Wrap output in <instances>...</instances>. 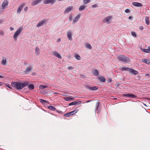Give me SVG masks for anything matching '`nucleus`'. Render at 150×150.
I'll use <instances>...</instances> for the list:
<instances>
[{
    "label": "nucleus",
    "instance_id": "62",
    "mask_svg": "<svg viewBox=\"0 0 150 150\" xmlns=\"http://www.w3.org/2000/svg\"><path fill=\"white\" fill-rule=\"evenodd\" d=\"M57 0L58 1H63V0Z\"/></svg>",
    "mask_w": 150,
    "mask_h": 150
},
{
    "label": "nucleus",
    "instance_id": "7",
    "mask_svg": "<svg viewBox=\"0 0 150 150\" xmlns=\"http://www.w3.org/2000/svg\"><path fill=\"white\" fill-rule=\"evenodd\" d=\"M140 50L143 52L146 53H150V46H149L148 47L147 49H145L142 48H140Z\"/></svg>",
    "mask_w": 150,
    "mask_h": 150
},
{
    "label": "nucleus",
    "instance_id": "29",
    "mask_svg": "<svg viewBox=\"0 0 150 150\" xmlns=\"http://www.w3.org/2000/svg\"><path fill=\"white\" fill-rule=\"evenodd\" d=\"M28 88L30 90H33L34 88V86L33 84H28Z\"/></svg>",
    "mask_w": 150,
    "mask_h": 150
},
{
    "label": "nucleus",
    "instance_id": "8",
    "mask_svg": "<svg viewBox=\"0 0 150 150\" xmlns=\"http://www.w3.org/2000/svg\"><path fill=\"white\" fill-rule=\"evenodd\" d=\"M111 18V16H108L103 19V21L107 23L108 24H109Z\"/></svg>",
    "mask_w": 150,
    "mask_h": 150
},
{
    "label": "nucleus",
    "instance_id": "59",
    "mask_svg": "<svg viewBox=\"0 0 150 150\" xmlns=\"http://www.w3.org/2000/svg\"><path fill=\"white\" fill-rule=\"evenodd\" d=\"M27 64V63H24V65H26Z\"/></svg>",
    "mask_w": 150,
    "mask_h": 150
},
{
    "label": "nucleus",
    "instance_id": "60",
    "mask_svg": "<svg viewBox=\"0 0 150 150\" xmlns=\"http://www.w3.org/2000/svg\"><path fill=\"white\" fill-rule=\"evenodd\" d=\"M138 78H139V79H140V78H141V77H140V76H138Z\"/></svg>",
    "mask_w": 150,
    "mask_h": 150
},
{
    "label": "nucleus",
    "instance_id": "18",
    "mask_svg": "<svg viewBox=\"0 0 150 150\" xmlns=\"http://www.w3.org/2000/svg\"><path fill=\"white\" fill-rule=\"evenodd\" d=\"M81 102L80 101H74L70 103H69V105L71 106V105H76V104H79L81 103Z\"/></svg>",
    "mask_w": 150,
    "mask_h": 150
},
{
    "label": "nucleus",
    "instance_id": "35",
    "mask_svg": "<svg viewBox=\"0 0 150 150\" xmlns=\"http://www.w3.org/2000/svg\"><path fill=\"white\" fill-rule=\"evenodd\" d=\"M131 33L132 35L134 37H136L137 36V34L136 33L134 32H131Z\"/></svg>",
    "mask_w": 150,
    "mask_h": 150
},
{
    "label": "nucleus",
    "instance_id": "41",
    "mask_svg": "<svg viewBox=\"0 0 150 150\" xmlns=\"http://www.w3.org/2000/svg\"><path fill=\"white\" fill-rule=\"evenodd\" d=\"M39 101L42 104H43V102H45V100L42 99H39Z\"/></svg>",
    "mask_w": 150,
    "mask_h": 150
},
{
    "label": "nucleus",
    "instance_id": "30",
    "mask_svg": "<svg viewBox=\"0 0 150 150\" xmlns=\"http://www.w3.org/2000/svg\"><path fill=\"white\" fill-rule=\"evenodd\" d=\"M35 54L37 55H38L40 54V50L37 47L35 48Z\"/></svg>",
    "mask_w": 150,
    "mask_h": 150
},
{
    "label": "nucleus",
    "instance_id": "27",
    "mask_svg": "<svg viewBox=\"0 0 150 150\" xmlns=\"http://www.w3.org/2000/svg\"><path fill=\"white\" fill-rule=\"evenodd\" d=\"M79 111V110L78 109H76L75 110H74L73 111H71L70 112V114L71 115H72L74 114H76V113H77L78 111Z\"/></svg>",
    "mask_w": 150,
    "mask_h": 150
},
{
    "label": "nucleus",
    "instance_id": "57",
    "mask_svg": "<svg viewBox=\"0 0 150 150\" xmlns=\"http://www.w3.org/2000/svg\"><path fill=\"white\" fill-rule=\"evenodd\" d=\"M132 18V17L131 16H129V19H131Z\"/></svg>",
    "mask_w": 150,
    "mask_h": 150
},
{
    "label": "nucleus",
    "instance_id": "38",
    "mask_svg": "<svg viewBox=\"0 0 150 150\" xmlns=\"http://www.w3.org/2000/svg\"><path fill=\"white\" fill-rule=\"evenodd\" d=\"M86 47L90 49H91L92 48V47L91 45L89 44H86Z\"/></svg>",
    "mask_w": 150,
    "mask_h": 150
},
{
    "label": "nucleus",
    "instance_id": "56",
    "mask_svg": "<svg viewBox=\"0 0 150 150\" xmlns=\"http://www.w3.org/2000/svg\"><path fill=\"white\" fill-rule=\"evenodd\" d=\"M149 76V74H148V73H147V74H145V76Z\"/></svg>",
    "mask_w": 150,
    "mask_h": 150
},
{
    "label": "nucleus",
    "instance_id": "52",
    "mask_svg": "<svg viewBox=\"0 0 150 150\" xmlns=\"http://www.w3.org/2000/svg\"><path fill=\"white\" fill-rule=\"evenodd\" d=\"M80 76H81V77L82 78H83L85 76L84 75H80Z\"/></svg>",
    "mask_w": 150,
    "mask_h": 150
},
{
    "label": "nucleus",
    "instance_id": "49",
    "mask_svg": "<svg viewBox=\"0 0 150 150\" xmlns=\"http://www.w3.org/2000/svg\"><path fill=\"white\" fill-rule=\"evenodd\" d=\"M116 86L117 87H118L120 86V84L119 82H117L116 84Z\"/></svg>",
    "mask_w": 150,
    "mask_h": 150
},
{
    "label": "nucleus",
    "instance_id": "13",
    "mask_svg": "<svg viewBox=\"0 0 150 150\" xmlns=\"http://www.w3.org/2000/svg\"><path fill=\"white\" fill-rule=\"evenodd\" d=\"M100 103L99 102H98L96 103V112L97 113H98L100 112Z\"/></svg>",
    "mask_w": 150,
    "mask_h": 150
},
{
    "label": "nucleus",
    "instance_id": "1",
    "mask_svg": "<svg viewBox=\"0 0 150 150\" xmlns=\"http://www.w3.org/2000/svg\"><path fill=\"white\" fill-rule=\"evenodd\" d=\"M28 84L29 83L27 81H25L24 82L13 81L11 83V86L16 89L20 90L25 87L27 86Z\"/></svg>",
    "mask_w": 150,
    "mask_h": 150
},
{
    "label": "nucleus",
    "instance_id": "40",
    "mask_svg": "<svg viewBox=\"0 0 150 150\" xmlns=\"http://www.w3.org/2000/svg\"><path fill=\"white\" fill-rule=\"evenodd\" d=\"M74 69V67L71 66L69 67H68L67 69L68 70H72Z\"/></svg>",
    "mask_w": 150,
    "mask_h": 150
},
{
    "label": "nucleus",
    "instance_id": "34",
    "mask_svg": "<svg viewBox=\"0 0 150 150\" xmlns=\"http://www.w3.org/2000/svg\"><path fill=\"white\" fill-rule=\"evenodd\" d=\"M31 67H30L27 68L26 70H25V72L26 73H28L31 70Z\"/></svg>",
    "mask_w": 150,
    "mask_h": 150
},
{
    "label": "nucleus",
    "instance_id": "11",
    "mask_svg": "<svg viewBox=\"0 0 150 150\" xmlns=\"http://www.w3.org/2000/svg\"><path fill=\"white\" fill-rule=\"evenodd\" d=\"M52 53L53 55L59 59H61L62 58V57L59 54V53L58 52L56 51H54L52 52Z\"/></svg>",
    "mask_w": 150,
    "mask_h": 150
},
{
    "label": "nucleus",
    "instance_id": "51",
    "mask_svg": "<svg viewBox=\"0 0 150 150\" xmlns=\"http://www.w3.org/2000/svg\"><path fill=\"white\" fill-rule=\"evenodd\" d=\"M7 87L9 88L10 89H12V87L11 86H10L9 85H8L7 86Z\"/></svg>",
    "mask_w": 150,
    "mask_h": 150
},
{
    "label": "nucleus",
    "instance_id": "31",
    "mask_svg": "<svg viewBox=\"0 0 150 150\" xmlns=\"http://www.w3.org/2000/svg\"><path fill=\"white\" fill-rule=\"evenodd\" d=\"M86 8V6L85 5L81 6H80L79 11H81L82 10H84Z\"/></svg>",
    "mask_w": 150,
    "mask_h": 150
},
{
    "label": "nucleus",
    "instance_id": "16",
    "mask_svg": "<svg viewBox=\"0 0 150 150\" xmlns=\"http://www.w3.org/2000/svg\"><path fill=\"white\" fill-rule=\"evenodd\" d=\"M8 1L7 0L4 1L2 4V7L3 9H4L5 7L8 5Z\"/></svg>",
    "mask_w": 150,
    "mask_h": 150
},
{
    "label": "nucleus",
    "instance_id": "21",
    "mask_svg": "<svg viewBox=\"0 0 150 150\" xmlns=\"http://www.w3.org/2000/svg\"><path fill=\"white\" fill-rule=\"evenodd\" d=\"M98 79L101 82H105L106 81L105 78L103 76H101L98 77Z\"/></svg>",
    "mask_w": 150,
    "mask_h": 150
},
{
    "label": "nucleus",
    "instance_id": "46",
    "mask_svg": "<svg viewBox=\"0 0 150 150\" xmlns=\"http://www.w3.org/2000/svg\"><path fill=\"white\" fill-rule=\"evenodd\" d=\"M56 112L59 114H61L62 113V112L61 111H60L57 110H56Z\"/></svg>",
    "mask_w": 150,
    "mask_h": 150
},
{
    "label": "nucleus",
    "instance_id": "6",
    "mask_svg": "<svg viewBox=\"0 0 150 150\" xmlns=\"http://www.w3.org/2000/svg\"><path fill=\"white\" fill-rule=\"evenodd\" d=\"M56 0H44L43 1L44 4H47L51 3L53 4L55 3Z\"/></svg>",
    "mask_w": 150,
    "mask_h": 150
},
{
    "label": "nucleus",
    "instance_id": "26",
    "mask_svg": "<svg viewBox=\"0 0 150 150\" xmlns=\"http://www.w3.org/2000/svg\"><path fill=\"white\" fill-rule=\"evenodd\" d=\"M130 68L129 67H123L121 68V69L122 71H129Z\"/></svg>",
    "mask_w": 150,
    "mask_h": 150
},
{
    "label": "nucleus",
    "instance_id": "14",
    "mask_svg": "<svg viewBox=\"0 0 150 150\" xmlns=\"http://www.w3.org/2000/svg\"><path fill=\"white\" fill-rule=\"evenodd\" d=\"M25 6V4H22L18 6V9L17 10V13L19 14H20L22 10V8L24 6Z\"/></svg>",
    "mask_w": 150,
    "mask_h": 150
},
{
    "label": "nucleus",
    "instance_id": "33",
    "mask_svg": "<svg viewBox=\"0 0 150 150\" xmlns=\"http://www.w3.org/2000/svg\"><path fill=\"white\" fill-rule=\"evenodd\" d=\"M75 58L78 60H80L81 59L80 56L78 54H76L75 56Z\"/></svg>",
    "mask_w": 150,
    "mask_h": 150
},
{
    "label": "nucleus",
    "instance_id": "39",
    "mask_svg": "<svg viewBox=\"0 0 150 150\" xmlns=\"http://www.w3.org/2000/svg\"><path fill=\"white\" fill-rule=\"evenodd\" d=\"M90 0H84L83 1V2L85 4H86L87 3L89 2Z\"/></svg>",
    "mask_w": 150,
    "mask_h": 150
},
{
    "label": "nucleus",
    "instance_id": "47",
    "mask_svg": "<svg viewBox=\"0 0 150 150\" xmlns=\"http://www.w3.org/2000/svg\"><path fill=\"white\" fill-rule=\"evenodd\" d=\"M28 9V7H26L24 8V11L25 12H26L27 11Z\"/></svg>",
    "mask_w": 150,
    "mask_h": 150
},
{
    "label": "nucleus",
    "instance_id": "43",
    "mask_svg": "<svg viewBox=\"0 0 150 150\" xmlns=\"http://www.w3.org/2000/svg\"><path fill=\"white\" fill-rule=\"evenodd\" d=\"M69 19L70 21H71L72 19V15H70L69 17Z\"/></svg>",
    "mask_w": 150,
    "mask_h": 150
},
{
    "label": "nucleus",
    "instance_id": "19",
    "mask_svg": "<svg viewBox=\"0 0 150 150\" xmlns=\"http://www.w3.org/2000/svg\"><path fill=\"white\" fill-rule=\"evenodd\" d=\"M129 72L132 74H133L134 75L138 74L139 72L138 71L135 70L134 69H130Z\"/></svg>",
    "mask_w": 150,
    "mask_h": 150
},
{
    "label": "nucleus",
    "instance_id": "58",
    "mask_svg": "<svg viewBox=\"0 0 150 150\" xmlns=\"http://www.w3.org/2000/svg\"><path fill=\"white\" fill-rule=\"evenodd\" d=\"M3 77L0 75V78H3Z\"/></svg>",
    "mask_w": 150,
    "mask_h": 150
},
{
    "label": "nucleus",
    "instance_id": "48",
    "mask_svg": "<svg viewBox=\"0 0 150 150\" xmlns=\"http://www.w3.org/2000/svg\"><path fill=\"white\" fill-rule=\"evenodd\" d=\"M139 29L140 30H143V29H144V28H143V27L142 26H140L139 27Z\"/></svg>",
    "mask_w": 150,
    "mask_h": 150
},
{
    "label": "nucleus",
    "instance_id": "28",
    "mask_svg": "<svg viewBox=\"0 0 150 150\" xmlns=\"http://www.w3.org/2000/svg\"><path fill=\"white\" fill-rule=\"evenodd\" d=\"M48 108L51 110L54 111H55L56 110V108H55L53 106H49L48 107Z\"/></svg>",
    "mask_w": 150,
    "mask_h": 150
},
{
    "label": "nucleus",
    "instance_id": "42",
    "mask_svg": "<svg viewBox=\"0 0 150 150\" xmlns=\"http://www.w3.org/2000/svg\"><path fill=\"white\" fill-rule=\"evenodd\" d=\"M130 10L128 9H127L125 10V12L126 13H128L129 12Z\"/></svg>",
    "mask_w": 150,
    "mask_h": 150
},
{
    "label": "nucleus",
    "instance_id": "55",
    "mask_svg": "<svg viewBox=\"0 0 150 150\" xmlns=\"http://www.w3.org/2000/svg\"><path fill=\"white\" fill-rule=\"evenodd\" d=\"M45 103H49V101H47V100H45Z\"/></svg>",
    "mask_w": 150,
    "mask_h": 150
},
{
    "label": "nucleus",
    "instance_id": "53",
    "mask_svg": "<svg viewBox=\"0 0 150 150\" xmlns=\"http://www.w3.org/2000/svg\"><path fill=\"white\" fill-rule=\"evenodd\" d=\"M10 29L11 30H13V28L12 27H10Z\"/></svg>",
    "mask_w": 150,
    "mask_h": 150
},
{
    "label": "nucleus",
    "instance_id": "15",
    "mask_svg": "<svg viewBox=\"0 0 150 150\" xmlns=\"http://www.w3.org/2000/svg\"><path fill=\"white\" fill-rule=\"evenodd\" d=\"M45 21L44 20L39 21L36 25L37 27L39 28L42 26L45 23Z\"/></svg>",
    "mask_w": 150,
    "mask_h": 150
},
{
    "label": "nucleus",
    "instance_id": "12",
    "mask_svg": "<svg viewBox=\"0 0 150 150\" xmlns=\"http://www.w3.org/2000/svg\"><path fill=\"white\" fill-rule=\"evenodd\" d=\"M67 36L68 39L70 41L72 40L71 32L70 31H68L67 33Z\"/></svg>",
    "mask_w": 150,
    "mask_h": 150
},
{
    "label": "nucleus",
    "instance_id": "36",
    "mask_svg": "<svg viewBox=\"0 0 150 150\" xmlns=\"http://www.w3.org/2000/svg\"><path fill=\"white\" fill-rule=\"evenodd\" d=\"M71 115L70 114V112H68L64 115V116L65 117H69L71 116Z\"/></svg>",
    "mask_w": 150,
    "mask_h": 150
},
{
    "label": "nucleus",
    "instance_id": "50",
    "mask_svg": "<svg viewBox=\"0 0 150 150\" xmlns=\"http://www.w3.org/2000/svg\"><path fill=\"white\" fill-rule=\"evenodd\" d=\"M112 81V79L111 78H110L108 80V83H110Z\"/></svg>",
    "mask_w": 150,
    "mask_h": 150
},
{
    "label": "nucleus",
    "instance_id": "2",
    "mask_svg": "<svg viewBox=\"0 0 150 150\" xmlns=\"http://www.w3.org/2000/svg\"><path fill=\"white\" fill-rule=\"evenodd\" d=\"M117 58L118 59L126 63H128L130 61V59L128 57L122 55L118 56Z\"/></svg>",
    "mask_w": 150,
    "mask_h": 150
},
{
    "label": "nucleus",
    "instance_id": "22",
    "mask_svg": "<svg viewBox=\"0 0 150 150\" xmlns=\"http://www.w3.org/2000/svg\"><path fill=\"white\" fill-rule=\"evenodd\" d=\"M6 58L4 57H3L1 62V64L5 66L6 65Z\"/></svg>",
    "mask_w": 150,
    "mask_h": 150
},
{
    "label": "nucleus",
    "instance_id": "3",
    "mask_svg": "<svg viewBox=\"0 0 150 150\" xmlns=\"http://www.w3.org/2000/svg\"><path fill=\"white\" fill-rule=\"evenodd\" d=\"M23 30V28H22L20 27L18 28L14 34L13 36V38L16 40H17V37L18 36V34H20Z\"/></svg>",
    "mask_w": 150,
    "mask_h": 150
},
{
    "label": "nucleus",
    "instance_id": "5",
    "mask_svg": "<svg viewBox=\"0 0 150 150\" xmlns=\"http://www.w3.org/2000/svg\"><path fill=\"white\" fill-rule=\"evenodd\" d=\"M123 96H126L127 97H128L130 98H135L137 97V96L133 94H131L129 93L128 94H124L123 95Z\"/></svg>",
    "mask_w": 150,
    "mask_h": 150
},
{
    "label": "nucleus",
    "instance_id": "44",
    "mask_svg": "<svg viewBox=\"0 0 150 150\" xmlns=\"http://www.w3.org/2000/svg\"><path fill=\"white\" fill-rule=\"evenodd\" d=\"M92 7L93 8V7H98V6H97V5L96 4H94V5H92Z\"/></svg>",
    "mask_w": 150,
    "mask_h": 150
},
{
    "label": "nucleus",
    "instance_id": "25",
    "mask_svg": "<svg viewBox=\"0 0 150 150\" xmlns=\"http://www.w3.org/2000/svg\"><path fill=\"white\" fill-rule=\"evenodd\" d=\"M64 99L67 101H69L71 100H74V98L72 97L71 96L65 97Z\"/></svg>",
    "mask_w": 150,
    "mask_h": 150
},
{
    "label": "nucleus",
    "instance_id": "4",
    "mask_svg": "<svg viewBox=\"0 0 150 150\" xmlns=\"http://www.w3.org/2000/svg\"><path fill=\"white\" fill-rule=\"evenodd\" d=\"M86 88L91 91H95L98 89V87L97 86L91 87L88 85L86 86Z\"/></svg>",
    "mask_w": 150,
    "mask_h": 150
},
{
    "label": "nucleus",
    "instance_id": "23",
    "mask_svg": "<svg viewBox=\"0 0 150 150\" xmlns=\"http://www.w3.org/2000/svg\"><path fill=\"white\" fill-rule=\"evenodd\" d=\"M142 62L147 64H149L150 63V60H149L147 59L144 58L142 59Z\"/></svg>",
    "mask_w": 150,
    "mask_h": 150
},
{
    "label": "nucleus",
    "instance_id": "63",
    "mask_svg": "<svg viewBox=\"0 0 150 150\" xmlns=\"http://www.w3.org/2000/svg\"><path fill=\"white\" fill-rule=\"evenodd\" d=\"M89 101H88L87 102V103L88 102H89Z\"/></svg>",
    "mask_w": 150,
    "mask_h": 150
},
{
    "label": "nucleus",
    "instance_id": "10",
    "mask_svg": "<svg viewBox=\"0 0 150 150\" xmlns=\"http://www.w3.org/2000/svg\"><path fill=\"white\" fill-rule=\"evenodd\" d=\"M80 14H78L75 17V18L74 19L73 22V24H75L76 23L79 19L80 17Z\"/></svg>",
    "mask_w": 150,
    "mask_h": 150
},
{
    "label": "nucleus",
    "instance_id": "61",
    "mask_svg": "<svg viewBox=\"0 0 150 150\" xmlns=\"http://www.w3.org/2000/svg\"><path fill=\"white\" fill-rule=\"evenodd\" d=\"M2 85V83H1V82H0V86Z\"/></svg>",
    "mask_w": 150,
    "mask_h": 150
},
{
    "label": "nucleus",
    "instance_id": "20",
    "mask_svg": "<svg viewBox=\"0 0 150 150\" xmlns=\"http://www.w3.org/2000/svg\"><path fill=\"white\" fill-rule=\"evenodd\" d=\"M132 4L137 7H139L142 6V5L141 3L137 2H133Z\"/></svg>",
    "mask_w": 150,
    "mask_h": 150
},
{
    "label": "nucleus",
    "instance_id": "45",
    "mask_svg": "<svg viewBox=\"0 0 150 150\" xmlns=\"http://www.w3.org/2000/svg\"><path fill=\"white\" fill-rule=\"evenodd\" d=\"M4 34V33L2 31H0V35H3Z\"/></svg>",
    "mask_w": 150,
    "mask_h": 150
},
{
    "label": "nucleus",
    "instance_id": "24",
    "mask_svg": "<svg viewBox=\"0 0 150 150\" xmlns=\"http://www.w3.org/2000/svg\"><path fill=\"white\" fill-rule=\"evenodd\" d=\"M42 0H35L32 3V5L34 6L40 2Z\"/></svg>",
    "mask_w": 150,
    "mask_h": 150
},
{
    "label": "nucleus",
    "instance_id": "17",
    "mask_svg": "<svg viewBox=\"0 0 150 150\" xmlns=\"http://www.w3.org/2000/svg\"><path fill=\"white\" fill-rule=\"evenodd\" d=\"M92 73L93 75L96 76H98L99 74L98 71L96 69L93 70Z\"/></svg>",
    "mask_w": 150,
    "mask_h": 150
},
{
    "label": "nucleus",
    "instance_id": "54",
    "mask_svg": "<svg viewBox=\"0 0 150 150\" xmlns=\"http://www.w3.org/2000/svg\"><path fill=\"white\" fill-rule=\"evenodd\" d=\"M61 41V39L59 38L57 40V42H59Z\"/></svg>",
    "mask_w": 150,
    "mask_h": 150
},
{
    "label": "nucleus",
    "instance_id": "32",
    "mask_svg": "<svg viewBox=\"0 0 150 150\" xmlns=\"http://www.w3.org/2000/svg\"><path fill=\"white\" fill-rule=\"evenodd\" d=\"M145 22L146 24L147 25H149V17L146 16L145 18Z\"/></svg>",
    "mask_w": 150,
    "mask_h": 150
},
{
    "label": "nucleus",
    "instance_id": "37",
    "mask_svg": "<svg viewBox=\"0 0 150 150\" xmlns=\"http://www.w3.org/2000/svg\"><path fill=\"white\" fill-rule=\"evenodd\" d=\"M47 86H46L41 85L40 86V88L42 89H43L47 88Z\"/></svg>",
    "mask_w": 150,
    "mask_h": 150
},
{
    "label": "nucleus",
    "instance_id": "9",
    "mask_svg": "<svg viewBox=\"0 0 150 150\" xmlns=\"http://www.w3.org/2000/svg\"><path fill=\"white\" fill-rule=\"evenodd\" d=\"M73 7L72 6H69L64 11V13H67L70 11L73 10Z\"/></svg>",
    "mask_w": 150,
    "mask_h": 150
}]
</instances>
